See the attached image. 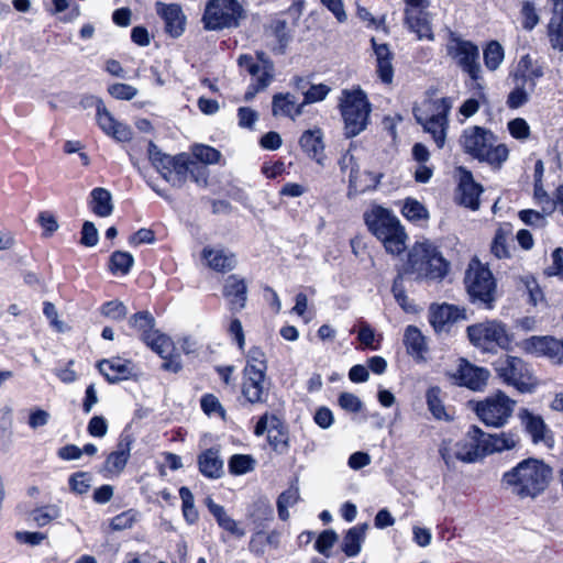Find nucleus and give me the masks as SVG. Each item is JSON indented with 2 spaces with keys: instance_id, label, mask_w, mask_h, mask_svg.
<instances>
[{
  "instance_id": "obj_35",
  "label": "nucleus",
  "mask_w": 563,
  "mask_h": 563,
  "mask_svg": "<svg viewBox=\"0 0 563 563\" xmlns=\"http://www.w3.org/2000/svg\"><path fill=\"white\" fill-rule=\"evenodd\" d=\"M200 472L209 478H219L223 474V461L220 459L219 451L209 449L201 453L198 459Z\"/></svg>"
},
{
  "instance_id": "obj_10",
  "label": "nucleus",
  "mask_w": 563,
  "mask_h": 563,
  "mask_svg": "<svg viewBox=\"0 0 563 563\" xmlns=\"http://www.w3.org/2000/svg\"><path fill=\"white\" fill-rule=\"evenodd\" d=\"M467 335L474 346L487 352H492L496 347L506 350L511 343V336L506 325L496 320L470 325Z\"/></svg>"
},
{
  "instance_id": "obj_43",
  "label": "nucleus",
  "mask_w": 563,
  "mask_h": 563,
  "mask_svg": "<svg viewBox=\"0 0 563 563\" xmlns=\"http://www.w3.org/2000/svg\"><path fill=\"white\" fill-rule=\"evenodd\" d=\"M441 394L442 391L438 386L430 387L426 393L427 406L434 419L450 420L451 416L444 407Z\"/></svg>"
},
{
  "instance_id": "obj_42",
  "label": "nucleus",
  "mask_w": 563,
  "mask_h": 563,
  "mask_svg": "<svg viewBox=\"0 0 563 563\" xmlns=\"http://www.w3.org/2000/svg\"><path fill=\"white\" fill-rule=\"evenodd\" d=\"M512 239V228L509 225L500 227L497 229L493 243H492V253L497 258H508L510 257V244L509 242Z\"/></svg>"
},
{
  "instance_id": "obj_39",
  "label": "nucleus",
  "mask_w": 563,
  "mask_h": 563,
  "mask_svg": "<svg viewBox=\"0 0 563 563\" xmlns=\"http://www.w3.org/2000/svg\"><path fill=\"white\" fill-rule=\"evenodd\" d=\"M367 525H357L347 530L342 543V551L349 558L356 556L362 550V543L365 540Z\"/></svg>"
},
{
  "instance_id": "obj_28",
  "label": "nucleus",
  "mask_w": 563,
  "mask_h": 563,
  "mask_svg": "<svg viewBox=\"0 0 563 563\" xmlns=\"http://www.w3.org/2000/svg\"><path fill=\"white\" fill-rule=\"evenodd\" d=\"M339 165L343 173H349V195H357L371 188L369 184L363 183L356 159L350 151L341 156Z\"/></svg>"
},
{
  "instance_id": "obj_17",
  "label": "nucleus",
  "mask_w": 563,
  "mask_h": 563,
  "mask_svg": "<svg viewBox=\"0 0 563 563\" xmlns=\"http://www.w3.org/2000/svg\"><path fill=\"white\" fill-rule=\"evenodd\" d=\"M518 418L534 444L544 443L548 446L552 445L551 430L540 415L522 408L518 412Z\"/></svg>"
},
{
  "instance_id": "obj_62",
  "label": "nucleus",
  "mask_w": 563,
  "mask_h": 563,
  "mask_svg": "<svg viewBox=\"0 0 563 563\" xmlns=\"http://www.w3.org/2000/svg\"><path fill=\"white\" fill-rule=\"evenodd\" d=\"M136 521V512L133 510L123 511L113 517L110 522L112 530L121 531L132 528Z\"/></svg>"
},
{
  "instance_id": "obj_51",
  "label": "nucleus",
  "mask_w": 563,
  "mask_h": 563,
  "mask_svg": "<svg viewBox=\"0 0 563 563\" xmlns=\"http://www.w3.org/2000/svg\"><path fill=\"white\" fill-rule=\"evenodd\" d=\"M191 152L194 158L203 164H216L221 157V153L218 150L202 144L194 145Z\"/></svg>"
},
{
  "instance_id": "obj_1",
  "label": "nucleus",
  "mask_w": 563,
  "mask_h": 563,
  "mask_svg": "<svg viewBox=\"0 0 563 563\" xmlns=\"http://www.w3.org/2000/svg\"><path fill=\"white\" fill-rule=\"evenodd\" d=\"M553 476L550 465L538 459H526L503 476V483L520 498H534L549 486Z\"/></svg>"
},
{
  "instance_id": "obj_23",
  "label": "nucleus",
  "mask_w": 563,
  "mask_h": 563,
  "mask_svg": "<svg viewBox=\"0 0 563 563\" xmlns=\"http://www.w3.org/2000/svg\"><path fill=\"white\" fill-rule=\"evenodd\" d=\"M461 319H465V311L457 306L441 303L430 307L429 321L435 331H442Z\"/></svg>"
},
{
  "instance_id": "obj_58",
  "label": "nucleus",
  "mask_w": 563,
  "mask_h": 563,
  "mask_svg": "<svg viewBox=\"0 0 563 563\" xmlns=\"http://www.w3.org/2000/svg\"><path fill=\"white\" fill-rule=\"evenodd\" d=\"M440 455L448 467H453L456 461H460V452L455 442L452 440H444L439 449Z\"/></svg>"
},
{
  "instance_id": "obj_53",
  "label": "nucleus",
  "mask_w": 563,
  "mask_h": 563,
  "mask_svg": "<svg viewBox=\"0 0 563 563\" xmlns=\"http://www.w3.org/2000/svg\"><path fill=\"white\" fill-rule=\"evenodd\" d=\"M244 368H253L255 371L266 372L267 362L265 353L256 346L250 349L246 355V365Z\"/></svg>"
},
{
  "instance_id": "obj_6",
  "label": "nucleus",
  "mask_w": 563,
  "mask_h": 563,
  "mask_svg": "<svg viewBox=\"0 0 563 563\" xmlns=\"http://www.w3.org/2000/svg\"><path fill=\"white\" fill-rule=\"evenodd\" d=\"M452 102L449 98H427L413 108L417 122L424 132L431 134L439 148L445 144Z\"/></svg>"
},
{
  "instance_id": "obj_61",
  "label": "nucleus",
  "mask_w": 563,
  "mask_h": 563,
  "mask_svg": "<svg viewBox=\"0 0 563 563\" xmlns=\"http://www.w3.org/2000/svg\"><path fill=\"white\" fill-rule=\"evenodd\" d=\"M510 135L517 140L525 141L530 136V126L522 118H516L508 122Z\"/></svg>"
},
{
  "instance_id": "obj_32",
  "label": "nucleus",
  "mask_w": 563,
  "mask_h": 563,
  "mask_svg": "<svg viewBox=\"0 0 563 563\" xmlns=\"http://www.w3.org/2000/svg\"><path fill=\"white\" fill-rule=\"evenodd\" d=\"M322 137L323 135L320 129H312L305 131L299 141L300 146L307 155L320 165L323 164L324 158V144Z\"/></svg>"
},
{
  "instance_id": "obj_60",
  "label": "nucleus",
  "mask_w": 563,
  "mask_h": 563,
  "mask_svg": "<svg viewBox=\"0 0 563 563\" xmlns=\"http://www.w3.org/2000/svg\"><path fill=\"white\" fill-rule=\"evenodd\" d=\"M101 312L107 318H110L112 320H122L125 318L128 313L126 307L123 305V302L119 300H112L106 302L102 308Z\"/></svg>"
},
{
  "instance_id": "obj_37",
  "label": "nucleus",
  "mask_w": 563,
  "mask_h": 563,
  "mask_svg": "<svg viewBox=\"0 0 563 563\" xmlns=\"http://www.w3.org/2000/svg\"><path fill=\"white\" fill-rule=\"evenodd\" d=\"M90 209L101 218L110 217L113 212V203L111 192L101 187H97L90 192Z\"/></svg>"
},
{
  "instance_id": "obj_13",
  "label": "nucleus",
  "mask_w": 563,
  "mask_h": 563,
  "mask_svg": "<svg viewBox=\"0 0 563 563\" xmlns=\"http://www.w3.org/2000/svg\"><path fill=\"white\" fill-rule=\"evenodd\" d=\"M446 49L448 54L465 73L468 74L473 80H477L479 78V52L476 45L470 41L461 38L455 33H451L446 44Z\"/></svg>"
},
{
  "instance_id": "obj_59",
  "label": "nucleus",
  "mask_w": 563,
  "mask_h": 563,
  "mask_svg": "<svg viewBox=\"0 0 563 563\" xmlns=\"http://www.w3.org/2000/svg\"><path fill=\"white\" fill-rule=\"evenodd\" d=\"M37 222L43 230V236H52L59 228L56 217L49 211H42L37 217Z\"/></svg>"
},
{
  "instance_id": "obj_7",
  "label": "nucleus",
  "mask_w": 563,
  "mask_h": 563,
  "mask_svg": "<svg viewBox=\"0 0 563 563\" xmlns=\"http://www.w3.org/2000/svg\"><path fill=\"white\" fill-rule=\"evenodd\" d=\"M407 269L417 278L439 280L446 275L449 263L432 242L424 240L410 250Z\"/></svg>"
},
{
  "instance_id": "obj_3",
  "label": "nucleus",
  "mask_w": 563,
  "mask_h": 563,
  "mask_svg": "<svg viewBox=\"0 0 563 563\" xmlns=\"http://www.w3.org/2000/svg\"><path fill=\"white\" fill-rule=\"evenodd\" d=\"M460 144L466 154L493 168H500L509 156L508 147L496 144L494 133L478 125L466 128L460 136Z\"/></svg>"
},
{
  "instance_id": "obj_16",
  "label": "nucleus",
  "mask_w": 563,
  "mask_h": 563,
  "mask_svg": "<svg viewBox=\"0 0 563 563\" xmlns=\"http://www.w3.org/2000/svg\"><path fill=\"white\" fill-rule=\"evenodd\" d=\"M96 119L102 132L117 142H129L132 139V130L118 121L107 109L102 100L96 102Z\"/></svg>"
},
{
  "instance_id": "obj_29",
  "label": "nucleus",
  "mask_w": 563,
  "mask_h": 563,
  "mask_svg": "<svg viewBox=\"0 0 563 563\" xmlns=\"http://www.w3.org/2000/svg\"><path fill=\"white\" fill-rule=\"evenodd\" d=\"M481 441L483 442L484 453L487 455L515 449L519 443V435L511 431L495 434L483 432Z\"/></svg>"
},
{
  "instance_id": "obj_38",
  "label": "nucleus",
  "mask_w": 563,
  "mask_h": 563,
  "mask_svg": "<svg viewBox=\"0 0 563 563\" xmlns=\"http://www.w3.org/2000/svg\"><path fill=\"white\" fill-rule=\"evenodd\" d=\"M224 296L230 300L233 309H242L246 301V285L243 279L232 275L224 285Z\"/></svg>"
},
{
  "instance_id": "obj_54",
  "label": "nucleus",
  "mask_w": 563,
  "mask_h": 563,
  "mask_svg": "<svg viewBox=\"0 0 563 563\" xmlns=\"http://www.w3.org/2000/svg\"><path fill=\"white\" fill-rule=\"evenodd\" d=\"M330 90V87L324 84L311 85L310 88L303 92V107L308 103H314L324 100Z\"/></svg>"
},
{
  "instance_id": "obj_31",
  "label": "nucleus",
  "mask_w": 563,
  "mask_h": 563,
  "mask_svg": "<svg viewBox=\"0 0 563 563\" xmlns=\"http://www.w3.org/2000/svg\"><path fill=\"white\" fill-rule=\"evenodd\" d=\"M206 506L223 530L236 538H243L246 534L245 529L227 514L223 506L216 504L210 497L206 499Z\"/></svg>"
},
{
  "instance_id": "obj_52",
  "label": "nucleus",
  "mask_w": 563,
  "mask_h": 563,
  "mask_svg": "<svg viewBox=\"0 0 563 563\" xmlns=\"http://www.w3.org/2000/svg\"><path fill=\"white\" fill-rule=\"evenodd\" d=\"M521 25L525 30L531 31L540 21V16L534 4L530 1H526L521 7Z\"/></svg>"
},
{
  "instance_id": "obj_41",
  "label": "nucleus",
  "mask_w": 563,
  "mask_h": 563,
  "mask_svg": "<svg viewBox=\"0 0 563 563\" xmlns=\"http://www.w3.org/2000/svg\"><path fill=\"white\" fill-rule=\"evenodd\" d=\"M256 58L260 59V65L257 71L252 74V76L255 81L254 85H256V90H263L268 87L273 80L274 65L263 52H257Z\"/></svg>"
},
{
  "instance_id": "obj_64",
  "label": "nucleus",
  "mask_w": 563,
  "mask_h": 563,
  "mask_svg": "<svg viewBox=\"0 0 563 563\" xmlns=\"http://www.w3.org/2000/svg\"><path fill=\"white\" fill-rule=\"evenodd\" d=\"M552 264L549 265L544 273L547 276H555L563 279V249L558 247L552 252Z\"/></svg>"
},
{
  "instance_id": "obj_9",
  "label": "nucleus",
  "mask_w": 563,
  "mask_h": 563,
  "mask_svg": "<svg viewBox=\"0 0 563 563\" xmlns=\"http://www.w3.org/2000/svg\"><path fill=\"white\" fill-rule=\"evenodd\" d=\"M494 367L505 384L515 387L520 393H532L538 386L531 367L520 357L501 356L495 361Z\"/></svg>"
},
{
  "instance_id": "obj_30",
  "label": "nucleus",
  "mask_w": 563,
  "mask_h": 563,
  "mask_svg": "<svg viewBox=\"0 0 563 563\" xmlns=\"http://www.w3.org/2000/svg\"><path fill=\"white\" fill-rule=\"evenodd\" d=\"M406 23L410 31L417 34L418 40H433L431 19L426 9H410L406 14Z\"/></svg>"
},
{
  "instance_id": "obj_14",
  "label": "nucleus",
  "mask_w": 563,
  "mask_h": 563,
  "mask_svg": "<svg viewBox=\"0 0 563 563\" xmlns=\"http://www.w3.org/2000/svg\"><path fill=\"white\" fill-rule=\"evenodd\" d=\"M143 341L164 360L162 367L165 371L177 373L181 369L179 354L175 353V345L170 338L155 330L146 333Z\"/></svg>"
},
{
  "instance_id": "obj_11",
  "label": "nucleus",
  "mask_w": 563,
  "mask_h": 563,
  "mask_svg": "<svg viewBox=\"0 0 563 563\" xmlns=\"http://www.w3.org/2000/svg\"><path fill=\"white\" fill-rule=\"evenodd\" d=\"M465 285L473 300L485 303L488 308L495 300L496 283L488 267L478 260H472L465 275Z\"/></svg>"
},
{
  "instance_id": "obj_55",
  "label": "nucleus",
  "mask_w": 563,
  "mask_h": 563,
  "mask_svg": "<svg viewBox=\"0 0 563 563\" xmlns=\"http://www.w3.org/2000/svg\"><path fill=\"white\" fill-rule=\"evenodd\" d=\"M338 541V534L333 530H324L318 537L314 548L325 556H330V550Z\"/></svg>"
},
{
  "instance_id": "obj_40",
  "label": "nucleus",
  "mask_w": 563,
  "mask_h": 563,
  "mask_svg": "<svg viewBox=\"0 0 563 563\" xmlns=\"http://www.w3.org/2000/svg\"><path fill=\"white\" fill-rule=\"evenodd\" d=\"M300 500V490L298 483H292L277 498L278 517L283 521H287L290 517L289 507H294Z\"/></svg>"
},
{
  "instance_id": "obj_27",
  "label": "nucleus",
  "mask_w": 563,
  "mask_h": 563,
  "mask_svg": "<svg viewBox=\"0 0 563 563\" xmlns=\"http://www.w3.org/2000/svg\"><path fill=\"white\" fill-rule=\"evenodd\" d=\"M303 112V103H298L295 96L285 92L276 93L272 100V113L274 117H284L295 120Z\"/></svg>"
},
{
  "instance_id": "obj_20",
  "label": "nucleus",
  "mask_w": 563,
  "mask_h": 563,
  "mask_svg": "<svg viewBox=\"0 0 563 563\" xmlns=\"http://www.w3.org/2000/svg\"><path fill=\"white\" fill-rule=\"evenodd\" d=\"M519 347L527 354L548 357L552 363H559V344L553 336L533 335L519 343Z\"/></svg>"
},
{
  "instance_id": "obj_12",
  "label": "nucleus",
  "mask_w": 563,
  "mask_h": 563,
  "mask_svg": "<svg viewBox=\"0 0 563 563\" xmlns=\"http://www.w3.org/2000/svg\"><path fill=\"white\" fill-rule=\"evenodd\" d=\"M516 401L505 393L497 391L488 396L475 406V412L479 420L488 427H504L514 412Z\"/></svg>"
},
{
  "instance_id": "obj_5",
  "label": "nucleus",
  "mask_w": 563,
  "mask_h": 563,
  "mask_svg": "<svg viewBox=\"0 0 563 563\" xmlns=\"http://www.w3.org/2000/svg\"><path fill=\"white\" fill-rule=\"evenodd\" d=\"M339 109L344 123V135L349 139L361 134L369 124L372 103L360 87L343 89Z\"/></svg>"
},
{
  "instance_id": "obj_4",
  "label": "nucleus",
  "mask_w": 563,
  "mask_h": 563,
  "mask_svg": "<svg viewBox=\"0 0 563 563\" xmlns=\"http://www.w3.org/2000/svg\"><path fill=\"white\" fill-rule=\"evenodd\" d=\"M364 220L368 230L383 243L386 252L399 255L406 250L407 234L391 211L374 206L364 213Z\"/></svg>"
},
{
  "instance_id": "obj_15",
  "label": "nucleus",
  "mask_w": 563,
  "mask_h": 563,
  "mask_svg": "<svg viewBox=\"0 0 563 563\" xmlns=\"http://www.w3.org/2000/svg\"><path fill=\"white\" fill-rule=\"evenodd\" d=\"M269 384L266 372L243 369L242 395L250 404H263L268 398Z\"/></svg>"
},
{
  "instance_id": "obj_18",
  "label": "nucleus",
  "mask_w": 563,
  "mask_h": 563,
  "mask_svg": "<svg viewBox=\"0 0 563 563\" xmlns=\"http://www.w3.org/2000/svg\"><path fill=\"white\" fill-rule=\"evenodd\" d=\"M452 377L461 386L472 390H482L487 384L489 372L483 367H476L465 360H461Z\"/></svg>"
},
{
  "instance_id": "obj_36",
  "label": "nucleus",
  "mask_w": 563,
  "mask_h": 563,
  "mask_svg": "<svg viewBox=\"0 0 563 563\" xmlns=\"http://www.w3.org/2000/svg\"><path fill=\"white\" fill-rule=\"evenodd\" d=\"M404 343L406 345L408 354L413 358L421 361L424 358L427 352L426 338L421 331L415 325H408L404 334Z\"/></svg>"
},
{
  "instance_id": "obj_47",
  "label": "nucleus",
  "mask_w": 563,
  "mask_h": 563,
  "mask_svg": "<svg viewBox=\"0 0 563 563\" xmlns=\"http://www.w3.org/2000/svg\"><path fill=\"white\" fill-rule=\"evenodd\" d=\"M518 70L522 74L527 81H530L531 88L536 86V80L544 74L543 67L534 64L529 56H523L519 64Z\"/></svg>"
},
{
  "instance_id": "obj_63",
  "label": "nucleus",
  "mask_w": 563,
  "mask_h": 563,
  "mask_svg": "<svg viewBox=\"0 0 563 563\" xmlns=\"http://www.w3.org/2000/svg\"><path fill=\"white\" fill-rule=\"evenodd\" d=\"M529 100V92L522 85H517L515 89L510 91L507 98V106L510 109H518L526 104Z\"/></svg>"
},
{
  "instance_id": "obj_22",
  "label": "nucleus",
  "mask_w": 563,
  "mask_h": 563,
  "mask_svg": "<svg viewBox=\"0 0 563 563\" xmlns=\"http://www.w3.org/2000/svg\"><path fill=\"white\" fill-rule=\"evenodd\" d=\"M156 12L165 22L166 32L173 37H179L186 25V16L181 8L176 3L166 4L156 2Z\"/></svg>"
},
{
  "instance_id": "obj_24",
  "label": "nucleus",
  "mask_w": 563,
  "mask_h": 563,
  "mask_svg": "<svg viewBox=\"0 0 563 563\" xmlns=\"http://www.w3.org/2000/svg\"><path fill=\"white\" fill-rule=\"evenodd\" d=\"M482 186L474 181L472 174L464 168H460V203L472 210L478 209L479 195L482 194Z\"/></svg>"
},
{
  "instance_id": "obj_33",
  "label": "nucleus",
  "mask_w": 563,
  "mask_h": 563,
  "mask_svg": "<svg viewBox=\"0 0 563 563\" xmlns=\"http://www.w3.org/2000/svg\"><path fill=\"white\" fill-rule=\"evenodd\" d=\"M372 45L376 56L378 77L383 82L390 84L394 78L393 53L386 44H377L375 38H372Z\"/></svg>"
},
{
  "instance_id": "obj_8",
  "label": "nucleus",
  "mask_w": 563,
  "mask_h": 563,
  "mask_svg": "<svg viewBox=\"0 0 563 563\" xmlns=\"http://www.w3.org/2000/svg\"><path fill=\"white\" fill-rule=\"evenodd\" d=\"M246 18V10L239 0H208L201 22L207 31L235 29Z\"/></svg>"
},
{
  "instance_id": "obj_26",
  "label": "nucleus",
  "mask_w": 563,
  "mask_h": 563,
  "mask_svg": "<svg viewBox=\"0 0 563 563\" xmlns=\"http://www.w3.org/2000/svg\"><path fill=\"white\" fill-rule=\"evenodd\" d=\"M98 368L109 383L128 379L134 371L133 364L121 357L102 360L98 363Z\"/></svg>"
},
{
  "instance_id": "obj_44",
  "label": "nucleus",
  "mask_w": 563,
  "mask_h": 563,
  "mask_svg": "<svg viewBox=\"0 0 563 563\" xmlns=\"http://www.w3.org/2000/svg\"><path fill=\"white\" fill-rule=\"evenodd\" d=\"M179 497L181 499V510L185 520L189 525H194L198 521L199 514L197 508L195 507V498L192 493L188 487H180Z\"/></svg>"
},
{
  "instance_id": "obj_48",
  "label": "nucleus",
  "mask_w": 563,
  "mask_h": 563,
  "mask_svg": "<svg viewBox=\"0 0 563 563\" xmlns=\"http://www.w3.org/2000/svg\"><path fill=\"white\" fill-rule=\"evenodd\" d=\"M401 213L409 221L426 220L429 216L424 206L418 200L411 198H408L404 201Z\"/></svg>"
},
{
  "instance_id": "obj_2",
  "label": "nucleus",
  "mask_w": 563,
  "mask_h": 563,
  "mask_svg": "<svg viewBox=\"0 0 563 563\" xmlns=\"http://www.w3.org/2000/svg\"><path fill=\"white\" fill-rule=\"evenodd\" d=\"M148 157L153 166L173 186H181L188 177L200 186L208 183V169L199 165L189 154L180 153L170 156L162 153L158 147L150 142Z\"/></svg>"
},
{
  "instance_id": "obj_50",
  "label": "nucleus",
  "mask_w": 563,
  "mask_h": 563,
  "mask_svg": "<svg viewBox=\"0 0 563 563\" xmlns=\"http://www.w3.org/2000/svg\"><path fill=\"white\" fill-rule=\"evenodd\" d=\"M255 467V460L251 455L235 454L229 461V470L234 475H243Z\"/></svg>"
},
{
  "instance_id": "obj_57",
  "label": "nucleus",
  "mask_w": 563,
  "mask_h": 563,
  "mask_svg": "<svg viewBox=\"0 0 563 563\" xmlns=\"http://www.w3.org/2000/svg\"><path fill=\"white\" fill-rule=\"evenodd\" d=\"M131 327L142 331V336L148 332H154V319L148 312H137L130 319Z\"/></svg>"
},
{
  "instance_id": "obj_19",
  "label": "nucleus",
  "mask_w": 563,
  "mask_h": 563,
  "mask_svg": "<svg viewBox=\"0 0 563 563\" xmlns=\"http://www.w3.org/2000/svg\"><path fill=\"white\" fill-rule=\"evenodd\" d=\"M133 444V438L129 433H122L119 438L117 448L106 459L103 470L112 475L119 476L125 468Z\"/></svg>"
},
{
  "instance_id": "obj_45",
  "label": "nucleus",
  "mask_w": 563,
  "mask_h": 563,
  "mask_svg": "<svg viewBox=\"0 0 563 563\" xmlns=\"http://www.w3.org/2000/svg\"><path fill=\"white\" fill-rule=\"evenodd\" d=\"M62 509L57 505H45L32 510L31 519L38 526L44 527L54 519L60 517Z\"/></svg>"
},
{
  "instance_id": "obj_25",
  "label": "nucleus",
  "mask_w": 563,
  "mask_h": 563,
  "mask_svg": "<svg viewBox=\"0 0 563 563\" xmlns=\"http://www.w3.org/2000/svg\"><path fill=\"white\" fill-rule=\"evenodd\" d=\"M201 257L209 268L221 273L232 271L236 264L235 255L222 247L206 246Z\"/></svg>"
},
{
  "instance_id": "obj_21",
  "label": "nucleus",
  "mask_w": 563,
  "mask_h": 563,
  "mask_svg": "<svg viewBox=\"0 0 563 563\" xmlns=\"http://www.w3.org/2000/svg\"><path fill=\"white\" fill-rule=\"evenodd\" d=\"M482 438L483 431L478 427L473 426L465 439L455 442L460 451L456 454L460 455L461 462L472 463L485 456L483 442L481 441Z\"/></svg>"
},
{
  "instance_id": "obj_49",
  "label": "nucleus",
  "mask_w": 563,
  "mask_h": 563,
  "mask_svg": "<svg viewBox=\"0 0 563 563\" xmlns=\"http://www.w3.org/2000/svg\"><path fill=\"white\" fill-rule=\"evenodd\" d=\"M504 60V48L498 42H490L484 49V63L489 70H496Z\"/></svg>"
},
{
  "instance_id": "obj_34",
  "label": "nucleus",
  "mask_w": 563,
  "mask_h": 563,
  "mask_svg": "<svg viewBox=\"0 0 563 563\" xmlns=\"http://www.w3.org/2000/svg\"><path fill=\"white\" fill-rule=\"evenodd\" d=\"M548 36L554 49L563 52V0L554 3V13L548 26Z\"/></svg>"
},
{
  "instance_id": "obj_46",
  "label": "nucleus",
  "mask_w": 563,
  "mask_h": 563,
  "mask_svg": "<svg viewBox=\"0 0 563 563\" xmlns=\"http://www.w3.org/2000/svg\"><path fill=\"white\" fill-rule=\"evenodd\" d=\"M134 264V258L129 252L117 251L110 257V271L113 274L126 275Z\"/></svg>"
},
{
  "instance_id": "obj_56",
  "label": "nucleus",
  "mask_w": 563,
  "mask_h": 563,
  "mask_svg": "<svg viewBox=\"0 0 563 563\" xmlns=\"http://www.w3.org/2000/svg\"><path fill=\"white\" fill-rule=\"evenodd\" d=\"M108 92L118 100H131L137 95V89L128 84L117 82L108 87Z\"/></svg>"
}]
</instances>
